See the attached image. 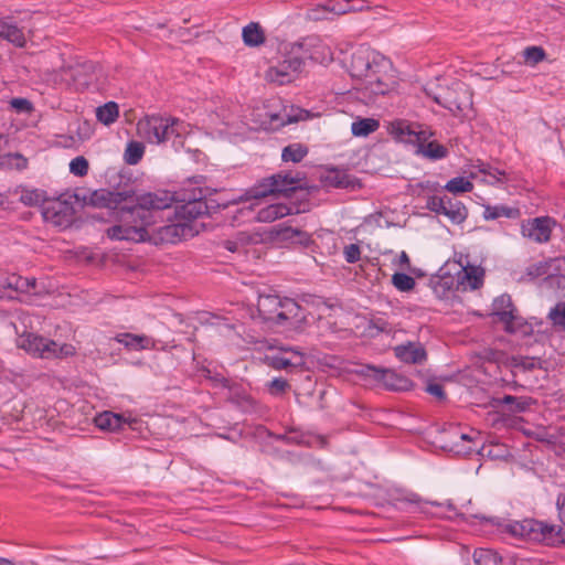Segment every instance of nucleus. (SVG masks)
<instances>
[{"mask_svg":"<svg viewBox=\"0 0 565 565\" xmlns=\"http://www.w3.org/2000/svg\"><path fill=\"white\" fill-rule=\"evenodd\" d=\"M270 189H274V185L271 184L270 177L264 178L256 185H254L248 191H246L245 194H243L238 198L232 199L230 201V203L238 204V203H243V202H248L250 200L263 199L268 195H275V191H269Z\"/></svg>","mask_w":565,"mask_h":565,"instance_id":"obj_19","label":"nucleus"},{"mask_svg":"<svg viewBox=\"0 0 565 565\" xmlns=\"http://www.w3.org/2000/svg\"><path fill=\"white\" fill-rule=\"evenodd\" d=\"M267 387L271 395L278 396L285 394L290 388V384L282 377H276L267 384Z\"/></svg>","mask_w":565,"mask_h":565,"instance_id":"obj_43","label":"nucleus"},{"mask_svg":"<svg viewBox=\"0 0 565 565\" xmlns=\"http://www.w3.org/2000/svg\"><path fill=\"white\" fill-rule=\"evenodd\" d=\"M128 201H134V194L128 191L113 192L102 189L90 196L93 205L119 210V224L107 230L109 238L138 243L148 238L147 227L154 223V213L170 211L175 199L167 191H159L138 196L132 206L122 205Z\"/></svg>","mask_w":565,"mask_h":565,"instance_id":"obj_1","label":"nucleus"},{"mask_svg":"<svg viewBox=\"0 0 565 565\" xmlns=\"http://www.w3.org/2000/svg\"><path fill=\"white\" fill-rule=\"evenodd\" d=\"M533 403L534 401L531 397H516V402L509 409L514 413H521L526 411Z\"/></svg>","mask_w":565,"mask_h":565,"instance_id":"obj_51","label":"nucleus"},{"mask_svg":"<svg viewBox=\"0 0 565 565\" xmlns=\"http://www.w3.org/2000/svg\"><path fill=\"white\" fill-rule=\"evenodd\" d=\"M14 277V274H0V291H4L7 289H12L13 281L11 278Z\"/></svg>","mask_w":565,"mask_h":565,"instance_id":"obj_58","label":"nucleus"},{"mask_svg":"<svg viewBox=\"0 0 565 565\" xmlns=\"http://www.w3.org/2000/svg\"><path fill=\"white\" fill-rule=\"evenodd\" d=\"M476 565H499L500 557L495 552L488 548H479L473 553Z\"/></svg>","mask_w":565,"mask_h":565,"instance_id":"obj_37","label":"nucleus"},{"mask_svg":"<svg viewBox=\"0 0 565 565\" xmlns=\"http://www.w3.org/2000/svg\"><path fill=\"white\" fill-rule=\"evenodd\" d=\"M467 214L468 211L460 201L447 196L443 215L447 216L452 223L459 224L466 220Z\"/></svg>","mask_w":565,"mask_h":565,"instance_id":"obj_27","label":"nucleus"},{"mask_svg":"<svg viewBox=\"0 0 565 565\" xmlns=\"http://www.w3.org/2000/svg\"><path fill=\"white\" fill-rule=\"evenodd\" d=\"M399 502H405L409 504H414L419 508V510H424L425 505L429 504V501L423 500L420 497H418L415 493H409L402 499L398 500Z\"/></svg>","mask_w":565,"mask_h":565,"instance_id":"obj_52","label":"nucleus"},{"mask_svg":"<svg viewBox=\"0 0 565 565\" xmlns=\"http://www.w3.org/2000/svg\"><path fill=\"white\" fill-rule=\"evenodd\" d=\"M257 311L271 326H291L306 319L303 309L294 299L278 295H259Z\"/></svg>","mask_w":565,"mask_h":565,"instance_id":"obj_4","label":"nucleus"},{"mask_svg":"<svg viewBox=\"0 0 565 565\" xmlns=\"http://www.w3.org/2000/svg\"><path fill=\"white\" fill-rule=\"evenodd\" d=\"M426 391L439 401H444L446 398L444 387H443V385H440L438 383H435V382L428 383Z\"/></svg>","mask_w":565,"mask_h":565,"instance_id":"obj_55","label":"nucleus"},{"mask_svg":"<svg viewBox=\"0 0 565 565\" xmlns=\"http://www.w3.org/2000/svg\"><path fill=\"white\" fill-rule=\"evenodd\" d=\"M242 39L246 46L258 47L266 42V33L258 22H249L242 30Z\"/></svg>","mask_w":565,"mask_h":565,"instance_id":"obj_23","label":"nucleus"},{"mask_svg":"<svg viewBox=\"0 0 565 565\" xmlns=\"http://www.w3.org/2000/svg\"><path fill=\"white\" fill-rule=\"evenodd\" d=\"M344 258L348 263H356L361 257V249L358 244L347 245L343 249Z\"/></svg>","mask_w":565,"mask_h":565,"instance_id":"obj_46","label":"nucleus"},{"mask_svg":"<svg viewBox=\"0 0 565 565\" xmlns=\"http://www.w3.org/2000/svg\"><path fill=\"white\" fill-rule=\"evenodd\" d=\"M284 116H280V115H271L270 116V119L271 121H275V120H278V119H281V125H286V124H290V122H295V121H298L300 119H302V110H298V114H291V113H286V109L284 110Z\"/></svg>","mask_w":565,"mask_h":565,"instance_id":"obj_50","label":"nucleus"},{"mask_svg":"<svg viewBox=\"0 0 565 565\" xmlns=\"http://www.w3.org/2000/svg\"><path fill=\"white\" fill-rule=\"evenodd\" d=\"M380 124L373 118H363L352 124V134L354 136H367L379 128Z\"/></svg>","mask_w":565,"mask_h":565,"instance_id":"obj_33","label":"nucleus"},{"mask_svg":"<svg viewBox=\"0 0 565 565\" xmlns=\"http://www.w3.org/2000/svg\"><path fill=\"white\" fill-rule=\"evenodd\" d=\"M136 422V419H128L120 414H116L109 411L103 412L96 415L94 418L96 427H98L100 430L111 433L120 430L125 424L132 426V424Z\"/></svg>","mask_w":565,"mask_h":565,"instance_id":"obj_16","label":"nucleus"},{"mask_svg":"<svg viewBox=\"0 0 565 565\" xmlns=\"http://www.w3.org/2000/svg\"><path fill=\"white\" fill-rule=\"evenodd\" d=\"M445 189L451 193H465L472 191L473 184L463 177H457L449 180L445 185Z\"/></svg>","mask_w":565,"mask_h":565,"instance_id":"obj_38","label":"nucleus"},{"mask_svg":"<svg viewBox=\"0 0 565 565\" xmlns=\"http://www.w3.org/2000/svg\"><path fill=\"white\" fill-rule=\"evenodd\" d=\"M11 281H13V286H12L11 290H14L18 292L29 294L32 290H34L35 286H36L35 278H24L17 274H14V277L11 278Z\"/></svg>","mask_w":565,"mask_h":565,"instance_id":"obj_40","label":"nucleus"},{"mask_svg":"<svg viewBox=\"0 0 565 565\" xmlns=\"http://www.w3.org/2000/svg\"><path fill=\"white\" fill-rule=\"evenodd\" d=\"M446 200L447 196H430L427 200V207L437 214H443V210H445Z\"/></svg>","mask_w":565,"mask_h":565,"instance_id":"obj_49","label":"nucleus"},{"mask_svg":"<svg viewBox=\"0 0 565 565\" xmlns=\"http://www.w3.org/2000/svg\"><path fill=\"white\" fill-rule=\"evenodd\" d=\"M416 154L428 160L436 161L446 158L448 156V149L437 140L433 139V137L427 136L425 141H418Z\"/></svg>","mask_w":565,"mask_h":565,"instance_id":"obj_18","label":"nucleus"},{"mask_svg":"<svg viewBox=\"0 0 565 565\" xmlns=\"http://www.w3.org/2000/svg\"><path fill=\"white\" fill-rule=\"evenodd\" d=\"M290 53L320 64L330 63L333 60L331 49L317 35H310L301 41L290 44Z\"/></svg>","mask_w":565,"mask_h":565,"instance_id":"obj_7","label":"nucleus"},{"mask_svg":"<svg viewBox=\"0 0 565 565\" xmlns=\"http://www.w3.org/2000/svg\"><path fill=\"white\" fill-rule=\"evenodd\" d=\"M521 212L518 207H509L504 205H495V206H486L483 216L486 220H495L501 216H505L508 218H519Z\"/></svg>","mask_w":565,"mask_h":565,"instance_id":"obj_30","label":"nucleus"},{"mask_svg":"<svg viewBox=\"0 0 565 565\" xmlns=\"http://www.w3.org/2000/svg\"><path fill=\"white\" fill-rule=\"evenodd\" d=\"M10 106L18 113L29 114L33 110L32 103L26 98H12Z\"/></svg>","mask_w":565,"mask_h":565,"instance_id":"obj_45","label":"nucleus"},{"mask_svg":"<svg viewBox=\"0 0 565 565\" xmlns=\"http://www.w3.org/2000/svg\"><path fill=\"white\" fill-rule=\"evenodd\" d=\"M349 72L360 89L372 95H385L397 84L392 62L366 46H360L352 54Z\"/></svg>","mask_w":565,"mask_h":565,"instance_id":"obj_2","label":"nucleus"},{"mask_svg":"<svg viewBox=\"0 0 565 565\" xmlns=\"http://www.w3.org/2000/svg\"><path fill=\"white\" fill-rule=\"evenodd\" d=\"M300 212L301 210L294 204L287 205L284 203H275L260 209L257 212L256 221L263 223H271L278 218L285 217L287 215L298 214Z\"/></svg>","mask_w":565,"mask_h":565,"instance_id":"obj_15","label":"nucleus"},{"mask_svg":"<svg viewBox=\"0 0 565 565\" xmlns=\"http://www.w3.org/2000/svg\"><path fill=\"white\" fill-rule=\"evenodd\" d=\"M6 159L10 167H14L18 170H22L26 167V159L19 153L8 154Z\"/></svg>","mask_w":565,"mask_h":565,"instance_id":"obj_53","label":"nucleus"},{"mask_svg":"<svg viewBox=\"0 0 565 565\" xmlns=\"http://www.w3.org/2000/svg\"><path fill=\"white\" fill-rule=\"evenodd\" d=\"M514 402H516V397L512 395H505L502 398L495 401L497 405L505 404L509 405L510 407L514 404Z\"/></svg>","mask_w":565,"mask_h":565,"instance_id":"obj_60","label":"nucleus"},{"mask_svg":"<svg viewBox=\"0 0 565 565\" xmlns=\"http://www.w3.org/2000/svg\"><path fill=\"white\" fill-rule=\"evenodd\" d=\"M243 401H244V403H246V404H248V405H252V404H253V401H252V398H250L249 396H244V397H243Z\"/></svg>","mask_w":565,"mask_h":565,"instance_id":"obj_64","label":"nucleus"},{"mask_svg":"<svg viewBox=\"0 0 565 565\" xmlns=\"http://www.w3.org/2000/svg\"><path fill=\"white\" fill-rule=\"evenodd\" d=\"M268 365L276 370H282L292 365V362L282 356H271L268 358Z\"/></svg>","mask_w":565,"mask_h":565,"instance_id":"obj_54","label":"nucleus"},{"mask_svg":"<svg viewBox=\"0 0 565 565\" xmlns=\"http://www.w3.org/2000/svg\"><path fill=\"white\" fill-rule=\"evenodd\" d=\"M558 513L565 526V495L558 499ZM512 536L546 545L565 544V529L534 519H524L505 525Z\"/></svg>","mask_w":565,"mask_h":565,"instance_id":"obj_3","label":"nucleus"},{"mask_svg":"<svg viewBox=\"0 0 565 565\" xmlns=\"http://www.w3.org/2000/svg\"><path fill=\"white\" fill-rule=\"evenodd\" d=\"M355 373L365 379H370L376 384H382L385 388L392 391L408 390L409 381L405 376L395 373L391 369H380L373 365H362Z\"/></svg>","mask_w":565,"mask_h":565,"instance_id":"obj_9","label":"nucleus"},{"mask_svg":"<svg viewBox=\"0 0 565 565\" xmlns=\"http://www.w3.org/2000/svg\"><path fill=\"white\" fill-rule=\"evenodd\" d=\"M392 284L399 291H411L416 285L415 279L404 273H395L392 276Z\"/></svg>","mask_w":565,"mask_h":565,"instance_id":"obj_39","label":"nucleus"},{"mask_svg":"<svg viewBox=\"0 0 565 565\" xmlns=\"http://www.w3.org/2000/svg\"><path fill=\"white\" fill-rule=\"evenodd\" d=\"M137 131L148 142L159 145L175 134L174 121L157 116L146 117L138 121Z\"/></svg>","mask_w":565,"mask_h":565,"instance_id":"obj_6","label":"nucleus"},{"mask_svg":"<svg viewBox=\"0 0 565 565\" xmlns=\"http://www.w3.org/2000/svg\"><path fill=\"white\" fill-rule=\"evenodd\" d=\"M547 318L556 330L565 332V301L557 302L550 310Z\"/></svg>","mask_w":565,"mask_h":565,"instance_id":"obj_34","label":"nucleus"},{"mask_svg":"<svg viewBox=\"0 0 565 565\" xmlns=\"http://www.w3.org/2000/svg\"><path fill=\"white\" fill-rule=\"evenodd\" d=\"M524 64L535 66L546 58V53L542 46H527L522 52Z\"/></svg>","mask_w":565,"mask_h":565,"instance_id":"obj_36","label":"nucleus"},{"mask_svg":"<svg viewBox=\"0 0 565 565\" xmlns=\"http://www.w3.org/2000/svg\"><path fill=\"white\" fill-rule=\"evenodd\" d=\"M0 36L19 47H22L25 44V36L22 30L17 25L9 24L7 22H0Z\"/></svg>","mask_w":565,"mask_h":565,"instance_id":"obj_29","label":"nucleus"},{"mask_svg":"<svg viewBox=\"0 0 565 565\" xmlns=\"http://www.w3.org/2000/svg\"><path fill=\"white\" fill-rule=\"evenodd\" d=\"M253 211V204H250L248 207H245V209H242L239 211V213L244 214V213H250Z\"/></svg>","mask_w":565,"mask_h":565,"instance_id":"obj_61","label":"nucleus"},{"mask_svg":"<svg viewBox=\"0 0 565 565\" xmlns=\"http://www.w3.org/2000/svg\"><path fill=\"white\" fill-rule=\"evenodd\" d=\"M116 341L134 350H147L153 348V341L146 335L122 333L116 337Z\"/></svg>","mask_w":565,"mask_h":565,"instance_id":"obj_26","label":"nucleus"},{"mask_svg":"<svg viewBox=\"0 0 565 565\" xmlns=\"http://www.w3.org/2000/svg\"><path fill=\"white\" fill-rule=\"evenodd\" d=\"M0 565H13L11 561L0 557Z\"/></svg>","mask_w":565,"mask_h":565,"instance_id":"obj_62","label":"nucleus"},{"mask_svg":"<svg viewBox=\"0 0 565 565\" xmlns=\"http://www.w3.org/2000/svg\"><path fill=\"white\" fill-rule=\"evenodd\" d=\"M397 265L404 269L409 268V257L405 252H402L397 258Z\"/></svg>","mask_w":565,"mask_h":565,"instance_id":"obj_59","label":"nucleus"},{"mask_svg":"<svg viewBox=\"0 0 565 565\" xmlns=\"http://www.w3.org/2000/svg\"><path fill=\"white\" fill-rule=\"evenodd\" d=\"M515 311L510 296L503 295L493 301L494 322L503 324V329L509 333H515L526 327L523 318Z\"/></svg>","mask_w":565,"mask_h":565,"instance_id":"obj_10","label":"nucleus"},{"mask_svg":"<svg viewBox=\"0 0 565 565\" xmlns=\"http://www.w3.org/2000/svg\"><path fill=\"white\" fill-rule=\"evenodd\" d=\"M390 135L399 142L409 143L417 147L419 140L434 137L435 132L427 126L409 122L404 119H396L388 125Z\"/></svg>","mask_w":565,"mask_h":565,"instance_id":"obj_8","label":"nucleus"},{"mask_svg":"<svg viewBox=\"0 0 565 565\" xmlns=\"http://www.w3.org/2000/svg\"><path fill=\"white\" fill-rule=\"evenodd\" d=\"M266 234L267 237L265 241L269 239L278 243L290 242L303 246H307L311 242L310 235L307 232L290 226H274Z\"/></svg>","mask_w":565,"mask_h":565,"instance_id":"obj_14","label":"nucleus"},{"mask_svg":"<svg viewBox=\"0 0 565 565\" xmlns=\"http://www.w3.org/2000/svg\"><path fill=\"white\" fill-rule=\"evenodd\" d=\"M42 215L45 222L58 226L67 227L74 218V207L65 200H46L42 205Z\"/></svg>","mask_w":565,"mask_h":565,"instance_id":"obj_12","label":"nucleus"},{"mask_svg":"<svg viewBox=\"0 0 565 565\" xmlns=\"http://www.w3.org/2000/svg\"><path fill=\"white\" fill-rule=\"evenodd\" d=\"M270 180L274 189H270L269 191H275V195H286L288 192L295 191L301 186L302 178L299 173L292 175L291 173L279 172L270 175Z\"/></svg>","mask_w":565,"mask_h":565,"instance_id":"obj_17","label":"nucleus"},{"mask_svg":"<svg viewBox=\"0 0 565 565\" xmlns=\"http://www.w3.org/2000/svg\"><path fill=\"white\" fill-rule=\"evenodd\" d=\"M395 355L406 363H422L426 360V351L419 343L409 342L407 344L397 345L394 349Z\"/></svg>","mask_w":565,"mask_h":565,"instance_id":"obj_20","label":"nucleus"},{"mask_svg":"<svg viewBox=\"0 0 565 565\" xmlns=\"http://www.w3.org/2000/svg\"><path fill=\"white\" fill-rule=\"evenodd\" d=\"M209 204L205 201L193 199L189 202L177 205L173 210V214L179 215L182 220L196 218L205 213H209Z\"/></svg>","mask_w":565,"mask_h":565,"instance_id":"obj_21","label":"nucleus"},{"mask_svg":"<svg viewBox=\"0 0 565 565\" xmlns=\"http://www.w3.org/2000/svg\"><path fill=\"white\" fill-rule=\"evenodd\" d=\"M521 232L524 237L535 243H547L551 239L552 220L550 217H535L522 223Z\"/></svg>","mask_w":565,"mask_h":565,"instance_id":"obj_13","label":"nucleus"},{"mask_svg":"<svg viewBox=\"0 0 565 565\" xmlns=\"http://www.w3.org/2000/svg\"><path fill=\"white\" fill-rule=\"evenodd\" d=\"M322 181L326 186L332 188H348L351 184L349 174L338 169L329 170Z\"/></svg>","mask_w":565,"mask_h":565,"instance_id":"obj_31","label":"nucleus"},{"mask_svg":"<svg viewBox=\"0 0 565 565\" xmlns=\"http://www.w3.org/2000/svg\"><path fill=\"white\" fill-rule=\"evenodd\" d=\"M302 66V57L298 54H291L289 49L287 56L281 62L267 70L265 78L269 83L284 85L292 82L301 71Z\"/></svg>","mask_w":565,"mask_h":565,"instance_id":"obj_11","label":"nucleus"},{"mask_svg":"<svg viewBox=\"0 0 565 565\" xmlns=\"http://www.w3.org/2000/svg\"><path fill=\"white\" fill-rule=\"evenodd\" d=\"M550 266H551L550 262H540V263L533 264L526 268V275L531 279L548 275Z\"/></svg>","mask_w":565,"mask_h":565,"instance_id":"obj_44","label":"nucleus"},{"mask_svg":"<svg viewBox=\"0 0 565 565\" xmlns=\"http://www.w3.org/2000/svg\"><path fill=\"white\" fill-rule=\"evenodd\" d=\"M459 438H460L461 440H468V441H470V440H471V437H470L469 435H467V434H461V435L459 436Z\"/></svg>","mask_w":565,"mask_h":565,"instance_id":"obj_63","label":"nucleus"},{"mask_svg":"<svg viewBox=\"0 0 565 565\" xmlns=\"http://www.w3.org/2000/svg\"><path fill=\"white\" fill-rule=\"evenodd\" d=\"M462 289H478L483 281V271L479 267H465L458 276Z\"/></svg>","mask_w":565,"mask_h":565,"instance_id":"obj_24","label":"nucleus"},{"mask_svg":"<svg viewBox=\"0 0 565 565\" xmlns=\"http://www.w3.org/2000/svg\"><path fill=\"white\" fill-rule=\"evenodd\" d=\"M145 146L139 141H130L125 150L124 159L128 164H137L143 157Z\"/></svg>","mask_w":565,"mask_h":565,"instance_id":"obj_35","label":"nucleus"},{"mask_svg":"<svg viewBox=\"0 0 565 565\" xmlns=\"http://www.w3.org/2000/svg\"><path fill=\"white\" fill-rule=\"evenodd\" d=\"M20 201L25 205H38L43 203V194L38 190H23L20 195Z\"/></svg>","mask_w":565,"mask_h":565,"instance_id":"obj_41","label":"nucleus"},{"mask_svg":"<svg viewBox=\"0 0 565 565\" xmlns=\"http://www.w3.org/2000/svg\"><path fill=\"white\" fill-rule=\"evenodd\" d=\"M327 4H319L308 11V19L312 21H321L328 19Z\"/></svg>","mask_w":565,"mask_h":565,"instance_id":"obj_48","label":"nucleus"},{"mask_svg":"<svg viewBox=\"0 0 565 565\" xmlns=\"http://www.w3.org/2000/svg\"><path fill=\"white\" fill-rule=\"evenodd\" d=\"M480 171L495 181H502V178L505 175L504 171L491 167L482 168Z\"/></svg>","mask_w":565,"mask_h":565,"instance_id":"obj_57","label":"nucleus"},{"mask_svg":"<svg viewBox=\"0 0 565 565\" xmlns=\"http://www.w3.org/2000/svg\"><path fill=\"white\" fill-rule=\"evenodd\" d=\"M265 237L259 233H245L242 232L237 235L235 239H227L224 242V246L227 250L232 253H245L246 246L250 244L263 243Z\"/></svg>","mask_w":565,"mask_h":565,"instance_id":"obj_22","label":"nucleus"},{"mask_svg":"<svg viewBox=\"0 0 565 565\" xmlns=\"http://www.w3.org/2000/svg\"><path fill=\"white\" fill-rule=\"evenodd\" d=\"M118 116V105L114 102H108L105 105L97 107L96 109V117L104 125H110L115 122Z\"/></svg>","mask_w":565,"mask_h":565,"instance_id":"obj_32","label":"nucleus"},{"mask_svg":"<svg viewBox=\"0 0 565 565\" xmlns=\"http://www.w3.org/2000/svg\"><path fill=\"white\" fill-rule=\"evenodd\" d=\"M163 239L174 243L178 239L185 238L191 234V227L184 222L179 221L173 224L164 225L160 228Z\"/></svg>","mask_w":565,"mask_h":565,"instance_id":"obj_25","label":"nucleus"},{"mask_svg":"<svg viewBox=\"0 0 565 565\" xmlns=\"http://www.w3.org/2000/svg\"><path fill=\"white\" fill-rule=\"evenodd\" d=\"M17 345L41 359H62L75 354V348L72 344H58L54 340L31 332L21 334Z\"/></svg>","mask_w":565,"mask_h":565,"instance_id":"obj_5","label":"nucleus"},{"mask_svg":"<svg viewBox=\"0 0 565 565\" xmlns=\"http://www.w3.org/2000/svg\"><path fill=\"white\" fill-rule=\"evenodd\" d=\"M309 152V148L301 143L295 142L286 146L281 152V159L284 162H300Z\"/></svg>","mask_w":565,"mask_h":565,"instance_id":"obj_28","label":"nucleus"},{"mask_svg":"<svg viewBox=\"0 0 565 565\" xmlns=\"http://www.w3.org/2000/svg\"><path fill=\"white\" fill-rule=\"evenodd\" d=\"M433 98H434V100H435L437 104H440V105H441V102H440V99H439L437 96H434ZM470 104H471V102H470V100H468V104H467V105H461V104H459V103L451 102V103H449V104H443V106H444V107H446L447 109H449V110H450L451 113H454L455 115H457V114H461V113L465 110V108H466L468 105H470Z\"/></svg>","mask_w":565,"mask_h":565,"instance_id":"obj_56","label":"nucleus"},{"mask_svg":"<svg viewBox=\"0 0 565 565\" xmlns=\"http://www.w3.org/2000/svg\"><path fill=\"white\" fill-rule=\"evenodd\" d=\"M88 168V161L82 156L74 158L70 163V171L77 177H85Z\"/></svg>","mask_w":565,"mask_h":565,"instance_id":"obj_42","label":"nucleus"},{"mask_svg":"<svg viewBox=\"0 0 565 565\" xmlns=\"http://www.w3.org/2000/svg\"><path fill=\"white\" fill-rule=\"evenodd\" d=\"M349 0L345 1V4L337 2V1H329L327 4L329 13H333L335 15H343L352 10V8L349 7Z\"/></svg>","mask_w":565,"mask_h":565,"instance_id":"obj_47","label":"nucleus"}]
</instances>
